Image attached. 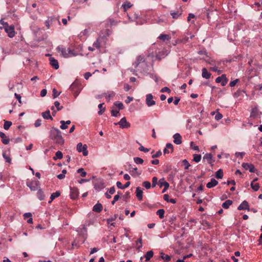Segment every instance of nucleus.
Masks as SVG:
<instances>
[{
	"mask_svg": "<svg viewBox=\"0 0 262 262\" xmlns=\"http://www.w3.org/2000/svg\"><path fill=\"white\" fill-rule=\"evenodd\" d=\"M50 138L56 144L63 145L64 142L61 132L59 129L54 127L51 128L50 131Z\"/></svg>",
	"mask_w": 262,
	"mask_h": 262,
	"instance_id": "1",
	"label": "nucleus"
},
{
	"mask_svg": "<svg viewBox=\"0 0 262 262\" xmlns=\"http://www.w3.org/2000/svg\"><path fill=\"white\" fill-rule=\"evenodd\" d=\"M57 50L59 52L61 53V55L64 58H68L71 56H75L77 54L74 53L73 50L68 49L67 50L62 46H58Z\"/></svg>",
	"mask_w": 262,
	"mask_h": 262,
	"instance_id": "2",
	"label": "nucleus"
},
{
	"mask_svg": "<svg viewBox=\"0 0 262 262\" xmlns=\"http://www.w3.org/2000/svg\"><path fill=\"white\" fill-rule=\"evenodd\" d=\"M76 148L79 152H82L84 156H86L88 155L87 145L86 144L82 145V144L80 142L77 144Z\"/></svg>",
	"mask_w": 262,
	"mask_h": 262,
	"instance_id": "3",
	"label": "nucleus"
},
{
	"mask_svg": "<svg viewBox=\"0 0 262 262\" xmlns=\"http://www.w3.org/2000/svg\"><path fill=\"white\" fill-rule=\"evenodd\" d=\"M115 125H119L122 128H127L130 127V124L127 121L125 117L122 118L119 122L115 123Z\"/></svg>",
	"mask_w": 262,
	"mask_h": 262,
	"instance_id": "4",
	"label": "nucleus"
},
{
	"mask_svg": "<svg viewBox=\"0 0 262 262\" xmlns=\"http://www.w3.org/2000/svg\"><path fill=\"white\" fill-rule=\"evenodd\" d=\"M105 187L104 182L100 179L96 180L94 184V187L97 191H100Z\"/></svg>",
	"mask_w": 262,
	"mask_h": 262,
	"instance_id": "5",
	"label": "nucleus"
},
{
	"mask_svg": "<svg viewBox=\"0 0 262 262\" xmlns=\"http://www.w3.org/2000/svg\"><path fill=\"white\" fill-rule=\"evenodd\" d=\"M39 182L38 181H32L27 183V186L30 188L31 191H36L39 188Z\"/></svg>",
	"mask_w": 262,
	"mask_h": 262,
	"instance_id": "6",
	"label": "nucleus"
},
{
	"mask_svg": "<svg viewBox=\"0 0 262 262\" xmlns=\"http://www.w3.org/2000/svg\"><path fill=\"white\" fill-rule=\"evenodd\" d=\"M6 32L8 34V36L12 38L15 36V32L14 31V27L13 26H9L8 25L6 26V28L5 29Z\"/></svg>",
	"mask_w": 262,
	"mask_h": 262,
	"instance_id": "7",
	"label": "nucleus"
},
{
	"mask_svg": "<svg viewBox=\"0 0 262 262\" xmlns=\"http://www.w3.org/2000/svg\"><path fill=\"white\" fill-rule=\"evenodd\" d=\"M216 83H221L222 86L226 85L228 82V79L225 74H223L221 76L217 77L215 79Z\"/></svg>",
	"mask_w": 262,
	"mask_h": 262,
	"instance_id": "8",
	"label": "nucleus"
},
{
	"mask_svg": "<svg viewBox=\"0 0 262 262\" xmlns=\"http://www.w3.org/2000/svg\"><path fill=\"white\" fill-rule=\"evenodd\" d=\"M153 96L151 94H148L146 96V104L148 106H151L156 104L155 101L152 100Z\"/></svg>",
	"mask_w": 262,
	"mask_h": 262,
	"instance_id": "9",
	"label": "nucleus"
},
{
	"mask_svg": "<svg viewBox=\"0 0 262 262\" xmlns=\"http://www.w3.org/2000/svg\"><path fill=\"white\" fill-rule=\"evenodd\" d=\"M79 195V191L77 188L73 187L70 189V198L71 199L76 200Z\"/></svg>",
	"mask_w": 262,
	"mask_h": 262,
	"instance_id": "10",
	"label": "nucleus"
},
{
	"mask_svg": "<svg viewBox=\"0 0 262 262\" xmlns=\"http://www.w3.org/2000/svg\"><path fill=\"white\" fill-rule=\"evenodd\" d=\"M242 167L246 170H249L251 172H254L256 170L254 165L252 164L247 163H243L242 164Z\"/></svg>",
	"mask_w": 262,
	"mask_h": 262,
	"instance_id": "11",
	"label": "nucleus"
},
{
	"mask_svg": "<svg viewBox=\"0 0 262 262\" xmlns=\"http://www.w3.org/2000/svg\"><path fill=\"white\" fill-rule=\"evenodd\" d=\"M70 90L75 93H79L80 91V86L78 82H73L70 87Z\"/></svg>",
	"mask_w": 262,
	"mask_h": 262,
	"instance_id": "12",
	"label": "nucleus"
},
{
	"mask_svg": "<svg viewBox=\"0 0 262 262\" xmlns=\"http://www.w3.org/2000/svg\"><path fill=\"white\" fill-rule=\"evenodd\" d=\"M207 160V162L211 165V166H213V163L214 162V160L213 159V157L211 154H206L203 157V160Z\"/></svg>",
	"mask_w": 262,
	"mask_h": 262,
	"instance_id": "13",
	"label": "nucleus"
},
{
	"mask_svg": "<svg viewBox=\"0 0 262 262\" xmlns=\"http://www.w3.org/2000/svg\"><path fill=\"white\" fill-rule=\"evenodd\" d=\"M239 210H249V205L247 201H244L237 207Z\"/></svg>",
	"mask_w": 262,
	"mask_h": 262,
	"instance_id": "14",
	"label": "nucleus"
},
{
	"mask_svg": "<svg viewBox=\"0 0 262 262\" xmlns=\"http://www.w3.org/2000/svg\"><path fill=\"white\" fill-rule=\"evenodd\" d=\"M173 142L177 145L181 144L182 142V137L179 133H176L173 136Z\"/></svg>",
	"mask_w": 262,
	"mask_h": 262,
	"instance_id": "15",
	"label": "nucleus"
},
{
	"mask_svg": "<svg viewBox=\"0 0 262 262\" xmlns=\"http://www.w3.org/2000/svg\"><path fill=\"white\" fill-rule=\"evenodd\" d=\"M144 62L145 59L143 56L141 55L137 56L136 61H135V63L134 64L135 66V68H137L140 63H143Z\"/></svg>",
	"mask_w": 262,
	"mask_h": 262,
	"instance_id": "16",
	"label": "nucleus"
},
{
	"mask_svg": "<svg viewBox=\"0 0 262 262\" xmlns=\"http://www.w3.org/2000/svg\"><path fill=\"white\" fill-rule=\"evenodd\" d=\"M50 63L55 69L57 70L59 68V64L57 60L55 59L53 57H50L49 58Z\"/></svg>",
	"mask_w": 262,
	"mask_h": 262,
	"instance_id": "17",
	"label": "nucleus"
},
{
	"mask_svg": "<svg viewBox=\"0 0 262 262\" xmlns=\"http://www.w3.org/2000/svg\"><path fill=\"white\" fill-rule=\"evenodd\" d=\"M54 21H58V23L60 24V21H59V20L57 19V18H56L55 17H49L48 19L46 21V23H45L46 26L48 29H49L50 28V25H51L52 24V23Z\"/></svg>",
	"mask_w": 262,
	"mask_h": 262,
	"instance_id": "18",
	"label": "nucleus"
},
{
	"mask_svg": "<svg viewBox=\"0 0 262 262\" xmlns=\"http://www.w3.org/2000/svg\"><path fill=\"white\" fill-rule=\"evenodd\" d=\"M136 195L139 201H141L143 198V191L141 187H137L136 190Z\"/></svg>",
	"mask_w": 262,
	"mask_h": 262,
	"instance_id": "19",
	"label": "nucleus"
},
{
	"mask_svg": "<svg viewBox=\"0 0 262 262\" xmlns=\"http://www.w3.org/2000/svg\"><path fill=\"white\" fill-rule=\"evenodd\" d=\"M0 137L2 139V142L3 144L7 145L9 143L10 140L8 138L5 133L0 131Z\"/></svg>",
	"mask_w": 262,
	"mask_h": 262,
	"instance_id": "20",
	"label": "nucleus"
},
{
	"mask_svg": "<svg viewBox=\"0 0 262 262\" xmlns=\"http://www.w3.org/2000/svg\"><path fill=\"white\" fill-rule=\"evenodd\" d=\"M138 169L137 167L135 168H129V172L130 173V174L133 177H135L136 176H140L141 174V171L138 172L137 171Z\"/></svg>",
	"mask_w": 262,
	"mask_h": 262,
	"instance_id": "21",
	"label": "nucleus"
},
{
	"mask_svg": "<svg viewBox=\"0 0 262 262\" xmlns=\"http://www.w3.org/2000/svg\"><path fill=\"white\" fill-rule=\"evenodd\" d=\"M218 184V182L214 178H212L209 182H208L206 186L208 188H212Z\"/></svg>",
	"mask_w": 262,
	"mask_h": 262,
	"instance_id": "22",
	"label": "nucleus"
},
{
	"mask_svg": "<svg viewBox=\"0 0 262 262\" xmlns=\"http://www.w3.org/2000/svg\"><path fill=\"white\" fill-rule=\"evenodd\" d=\"M103 207L101 204L98 203L96 205H95L93 208V211L99 213L102 210Z\"/></svg>",
	"mask_w": 262,
	"mask_h": 262,
	"instance_id": "23",
	"label": "nucleus"
},
{
	"mask_svg": "<svg viewBox=\"0 0 262 262\" xmlns=\"http://www.w3.org/2000/svg\"><path fill=\"white\" fill-rule=\"evenodd\" d=\"M42 117L45 119H50L53 120L52 117L50 115V111L49 110H47L44 112H42L41 114Z\"/></svg>",
	"mask_w": 262,
	"mask_h": 262,
	"instance_id": "24",
	"label": "nucleus"
},
{
	"mask_svg": "<svg viewBox=\"0 0 262 262\" xmlns=\"http://www.w3.org/2000/svg\"><path fill=\"white\" fill-rule=\"evenodd\" d=\"M202 76L203 78L208 79L210 78L211 74L207 71L206 68H203L202 69Z\"/></svg>",
	"mask_w": 262,
	"mask_h": 262,
	"instance_id": "25",
	"label": "nucleus"
},
{
	"mask_svg": "<svg viewBox=\"0 0 262 262\" xmlns=\"http://www.w3.org/2000/svg\"><path fill=\"white\" fill-rule=\"evenodd\" d=\"M159 185L160 188L164 186V187H169V185L168 182L164 181V179L162 178L159 180Z\"/></svg>",
	"mask_w": 262,
	"mask_h": 262,
	"instance_id": "26",
	"label": "nucleus"
},
{
	"mask_svg": "<svg viewBox=\"0 0 262 262\" xmlns=\"http://www.w3.org/2000/svg\"><path fill=\"white\" fill-rule=\"evenodd\" d=\"M160 257H161V258H162L163 260H164L166 262H168L171 259V256H170L168 255H166L163 252H161L160 253Z\"/></svg>",
	"mask_w": 262,
	"mask_h": 262,
	"instance_id": "27",
	"label": "nucleus"
},
{
	"mask_svg": "<svg viewBox=\"0 0 262 262\" xmlns=\"http://www.w3.org/2000/svg\"><path fill=\"white\" fill-rule=\"evenodd\" d=\"M158 38L162 40L163 41H165L170 40V37L169 35L162 34L158 37Z\"/></svg>",
	"mask_w": 262,
	"mask_h": 262,
	"instance_id": "28",
	"label": "nucleus"
},
{
	"mask_svg": "<svg viewBox=\"0 0 262 262\" xmlns=\"http://www.w3.org/2000/svg\"><path fill=\"white\" fill-rule=\"evenodd\" d=\"M232 203H233L232 201L228 200L222 204V207L224 209H228V208H229V206L231 205H232Z\"/></svg>",
	"mask_w": 262,
	"mask_h": 262,
	"instance_id": "29",
	"label": "nucleus"
},
{
	"mask_svg": "<svg viewBox=\"0 0 262 262\" xmlns=\"http://www.w3.org/2000/svg\"><path fill=\"white\" fill-rule=\"evenodd\" d=\"M37 198L40 201L44 200L45 195L43 194V192L42 191V189H38V191L37 193Z\"/></svg>",
	"mask_w": 262,
	"mask_h": 262,
	"instance_id": "30",
	"label": "nucleus"
},
{
	"mask_svg": "<svg viewBox=\"0 0 262 262\" xmlns=\"http://www.w3.org/2000/svg\"><path fill=\"white\" fill-rule=\"evenodd\" d=\"M63 157V155L61 151H57L55 154V156L53 157V160L56 161L57 159H61Z\"/></svg>",
	"mask_w": 262,
	"mask_h": 262,
	"instance_id": "31",
	"label": "nucleus"
},
{
	"mask_svg": "<svg viewBox=\"0 0 262 262\" xmlns=\"http://www.w3.org/2000/svg\"><path fill=\"white\" fill-rule=\"evenodd\" d=\"M60 195V192L59 191H56L51 194L50 199L51 201L49 202L50 203L53 200H54L56 198L58 197Z\"/></svg>",
	"mask_w": 262,
	"mask_h": 262,
	"instance_id": "32",
	"label": "nucleus"
},
{
	"mask_svg": "<svg viewBox=\"0 0 262 262\" xmlns=\"http://www.w3.org/2000/svg\"><path fill=\"white\" fill-rule=\"evenodd\" d=\"M154 255V252L150 250L146 252L144 257L146 258V261L149 260Z\"/></svg>",
	"mask_w": 262,
	"mask_h": 262,
	"instance_id": "33",
	"label": "nucleus"
},
{
	"mask_svg": "<svg viewBox=\"0 0 262 262\" xmlns=\"http://www.w3.org/2000/svg\"><path fill=\"white\" fill-rule=\"evenodd\" d=\"M156 213L161 219H162L164 217L165 210L163 209H159Z\"/></svg>",
	"mask_w": 262,
	"mask_h": 262,
	"instance_id": "34",
	"label": "nucleus"
},
{
	"mask_svg": "<svg viewBox=\"0 0 262 262\" xmlns=\"http://www.w3.org/2000/svg\"><path fill=\"white\" fill-rule=\"evenodd\" d=\"M250 186L252 189L255 191H258L260 187L258 183H254L253 182L251 183Z\"/></svg>",
	"mask_w": 262,
	"mask_h": 262,
	"instance_id": "35",
	"label": "nucleus"
},
{
	"mask_svg": "<svg viewBox=\"0 0 262 262\" xmlns=\"http://www.w3.org/2000/svg\"><path fill=\"white\" fill-rule=\"evenodd\" d=\"M223 177V171L222 169H220L219 170H217L215 173V177L219 179H222Z\"/></svg>",
	"mask_w": 262,
	"mask_h": 262,
	"instance_id": "36",
	"label": "nucleus"
},
{
	"mask_svg": "<svg viewBox=\"0 0 262 262\" xmlns=\"http://www.w3.org/2000/svg\"><path fill=\"white\" fill-rule=\"evenodd\" d=\"M133 5L129 2H126L122 5L124 10H126L127 9L130 8Z\"/></svg>",
	"mask_w": 262,
	"mask_h": 262,
	"instance_id": "37",
	"label": "nucleus"
},
{
	"mask_svg": "<svg viewBox=\"0 0 262 262\" xmlns=\"http://www.w3.org/2000/svg\"><path fill=\"white\" fill-rule=\"evenodd\" d=\"M193 161L196 163L199 162L201 161V158H202L201 155H198V154H194L193 155Z\"/></svg>",
	"mask_w": 262,
	"mask_h": 262,
	"instance_id": "38",
	"label": "nucleus"
},
{
	"mask_svg": "<svg viewBox=\"0 0 262 262\" xmlns=\"http://www.w3.org/2000/svg\"><path fill=\"white\" fill-rule=\"evenodd\" d=\"M12 122L9 121H5L4 124V128L6 130L9 129L10 127L12 125Z\"/></svg>",
	"mask_w": 262,
	"mask_h": 262,
	"instance_id": "39",
	"label": "nucleus"
},
{
	"mask_svg": "<svg viewBox=\"0 0 262 262\" xmlns=\"http://www.w3.org/2000/svg\"><path fill=\"white\" fill-rule=\"evenodd\" d=\"M100 37L98 38L96 41L93 43V46L98 49H99L101 48V41H100Z\"/></svg>",
	"mask_w": 262,
	"mask_h": 262,
	"instance_id": "40",
	"label": "nucleus"
},
{
	"mask_svg": "<svg viewBox=\"0 0 262 262\" xmlns=\"http://www.w3.org/2000/svg\"><path fill=\"white\" fill-rule=\"evenodd\" d=\"M137 143L140 145L139 148V150L141 151H143L144 152H147L149 151V148H147L143 146L139 142L137 141Z\"/></svg>",
	"mask_w": 262,
	"mask_h": 262,
	"instance_id": "41",
	"label": "nucleus"
},
{
	"mask_svg": "<svg viewBox=\"0 0 262 262\" xmlns=\"http://www.w3.org/2000/svg\"><path fill=\"white\" fill-rule=\"evenodd\" d=\"M134 161L137 164H142L144 161L142 159L139 157H135L134 158Z\"/></svg>",
	"mask_w": 262,
	"mask_h": 262,
	"instance_id": "42",
	"label": "nucleus"
},
{
	"mask_svg": "<svg viewBox=\"0 0 262 262\" xmlns=\"http://www.w3.org/2000/svg\"><path fill=\"white\" fill-rule=\"evenodd\" d=\"M103 104L104 103H100L98 105V107L100 109V111L98 112V114L99 115H101L105 111V107H103Z\"/></svg>",
	"mask_w": 262,
	"mask_h": 262,
	"instance_id": "43",
	"label": "nucleus"
},
{
	"mask_svg": "<svg viewBox=\"0 0 262 262\" xmlns=\"http://www.w3.org/2000/svg\"><path fill=\"white\" fill-rule=\"evenodd\" d=\"M3 157L5 159L6 161L9 163H11V159L10 157L7 155L6 154V152H3Z\"/></svg>",
	"mask_w": 262,
	"mask_h": 262,
	"instance_id": "44",
	"label": "nucleus"
},
{
	"mask_svg": "<svg viewBox=\"0 0 262 262\" xmlns=\"http://www.w3.org/2000/svg\"><path fill=\"white\" fill-rule=\"evenodd\" d=\"M77 172L80 173V176L82 177H84L86 175V172L84 170V169L83 168H79L77 170Z\"/></svg>",
	"mask_w": 262,
	"mask_h": 262,
	"instance_id": "45",
	"label": "nucleus"
},
{
	"mask_svg": "<svg viewBox=\"0 0 262 262\" xmlns=\"http://www.w3.org/2000/svg\"><path fill=\"white\" fill-rule=\"evenodd\" d=\"M182 162L183 165L185 166L184 169L186 170L188 169L189 167L190 166V164L186 159L183 160Z\"/></svg>",
	"mask_w": 262,
	"mask_h": 262,
	"instance_id": "46",
	"label": "nucleus"
},
{
	"mask_svg": "<svg viewBox=\"0 0 262 262\" xmlns=\"http://www.w3.org/2000/svg\"><path fill=\"white\" fill-rule=\"evenodd\" d=\"M143 186L147 189L150 188L151 185L149 181H144L142 183Z\"/></svg>",
	"mask_w": 262,
	"mask_h": 262,
	"instance_id": "47",
	"label": "nucleus"
},
{
	"mask_svg": "<svg viewBox=\"0 0 262 262\" xmlns=\"http://www.w3.org/2000/svg\"><path fill=\"white\" fill-rule=\"evenodd\" d=\"M114 105L118 108V111L124 108L123 104L122 102H115Z\"/></svg>",
	"mask_w": 262,
	"mask_h": 262,
	"instance_id": "48",
	"label": "nucleus"
},
{
	"mask_svg": "<svg viewBox=\"0 0 262 262\" xmlns=\"http://www.w3.org/2000/svg\"><path fill=\"white\" fill-rule=\"evenodd\" d=\"M8 23L6 22H5L3 19L0 20V29H4L6 28V26L8 25Z\"/></svg>",
	"mask_w": 262,
	"mask_h": 262,
	"instance_id": "49",
	"label": "nucleus"
},
{
	"mask_svg": "<svg viewBox=\"0 0 262 262\" xmlns=\"http://www.w3.org/2000/svg\"><path fill=\"white\" fill-rule=\"evenodd\" d=\"M201 224L206 228H210V225L209 223L206 220H202L201 222Z\"/></svg>",
	"mask_w": 262,
	"mask_h": 262,
	"instance_id": "50",
	"label": "nucleus"
},
{
	"mask_svg": "<svg viewBox=\"0 0 262 262\" xmlns=\"http://www.w3.org/2000/svg\"><path fill=\"white\" fill-rule=\"evenodd\" d=\"M60 123L61 124L60 127L61 129H66L68 128V125L66 124L64 121L61 120Z\"/></svg>",
	"mask_w": 262,
	"mask_h": 262,
	"instance_id": "51",
	"label": "nucleus"
},
{
	"mask_svg": "<svg viewBox=\"0 0 262 262\" xmlns=\"http://www.w3.org/2000/svg\"><path fill=\"white\" fill-rule=\"evenodd\" d=\"M120 114L119 111L112 109L111 111V115L114 117H117Z\"/></svg>",
	"mask_w": 262,
	"mask_h": 262,
	"instance_id": "52",
	"label": "nucleus"
},
{
	"mask_svg": "<svg viewBox=\"0 0 262 262\" xmlns=\"http://www.w3.org/2000/svg\"><path fill=\"white\" fill-rule=\"evenodd\" d=\"M124 201L125 202H127L128 201V199L130 198V193L129 192H126L125 193V194L124 195H123L122 196Z\"/></svg>",
	"mask_w": 262,
	"mask_h": 262,
	"instance_id": "53",
	"label": "nucleus"
},
{
	"mask_svg": "<svg viewBox=\"0 0 262 262\" xmlns=\"http://www.w3.org/2000/svg\"><path fill=\"white\" fill-rule=\"evenodd\" d=\"M170 14L172 16V18H178L181 15V13H179L178 12H171Z\"/></svg>",
	"mask_w": 262,
	"mask_h": 262,
	"instance_id": "54",
	"label": "nucleus"
},
{
	"mask_svg": "<svg viewBox=\"0 0 262 262\" xmlns=\"http://www.w3.org/2000/svg\"><path fill=\"white\" fill-rule=\"evenodd\" d=\"M54 105L56 107L57 111H60L62 108V106L60 105V103L58 101H55L54 102Z\"/></svg>",
	"mask_w": 262,
	"mask_h": 262,
	"instance_id": "55",
	"label": "nucleus"
},
{
	"mask_svg": "<svg viewBox=\"0 0 262 262\" xmlns=\"http://www.w3.org/2000/svg\"><path fill=\"white\" fill-rule=\"evenodd\" d=\"M52 92H53L52 95H53V98H56L60 94V92H58L55 89H53Z\"/></svg>",
	"mask_w": 262,
	"mask_h": 262,
	"instance_id": "56",
	"label": "nucleus"
},
{
	"mask_svg": "<svg viewBox=\"0 0 262 262\" xmlns=\"http://www.w3.org/2000/svg\"><path fill=\"white\" fill-rule=\"evenodd\" d=\"M158 178L156 177H154L152 179V187H155L157 184Z\"/></svg>",
	"mask_w": 262,
	"mask_h": 262,
	"instance_id": "57",
	"label": "nucleus"
},
{
	"mask_svg": "<svg viewBox=\"0 0 262 262\" xmlns=\"http://www.w3.org/2000/svg\"><path fill=\"white\" fill-rule=\"evenodd\" d=\"M160 92L161 93H164V92H166V93H170L171 91L168 88V87H164L161 90H160Z\"/></svg>",
	"mask_w": 262,
	"mask_h": 262,
	"instance_id": "58",
	"label": "nucleus"
},
{
	"mask_svg": "<svg viewBox=\"0 0 262 262\" xmlns=\"http://www.w3.org/2000/svg\"><path fill=\"white\" fill-rule=\"evenodd\" d=\"M190 146L191 147L194 149V150H196L198 151H199V146H197V145H195L194 144H193V142H191V143H190Z\"/></svg>",
	"mask_w": 262,
	"mask_h": 262,
	"instance_id": "59",
	"label": "nucleus"
},
{
	"mask_svg": "<svg viewBox=\"0 0 262 262\" xmlns=\"http://www.w3.org/2000/svg\"><path fill=\"white\" fill-rule=\"evenodd\" d=\"M14 96L16 98V99H17V100L18 101L19 103L20 104H21L22 102H21V96L19 94H18L17 93H15L14 94Z\"/></svg>",
	"mask_w": 262,
	"mask_h": 262,
	"instance_id": "60",
	"label": "nucleus"
},
{
	"mask_svg": "<svg viewBox=\"0 0 262 262\" xmlns=\"http://www.w3.org/2000/svg\"><path fill=\"white\" fill-rule=\"evenodd\" d=\"M162 155V152L161 150L158 151L155 154L152 155V158H156L160 157Z\"/></svg>",
	"mask_w": 262,
	"mask_h": 262,
	"instance_id": "61",
	"label": "nucleus"
},
{
	"mask_svg": "<svg viewBox=\"0 0 262 262\" xmlns=\"http://www.w3.org/2000/svg\"><path fill=\"white\" fill-rule=\"evenodd\" d=\"M210 70H212L213 72H217L219 74H220L221 73V71L217 69V67L216 66H214L212 68H210Z\"/></svg>",
	"mask_w": 262,
	"mask_h": 262,
	"instance_id": "62",
	"label": "nucleus"
},
{
	"mask_svg": "<svg viewBox=\"0 0 262 262\" xmlns=\"http://www.w3.org/2000/svg\"><path fill=\"white\" fill-rule=\"evenodd\" d=\"M222 117H223V115L219 112H217L215 116V119L216 120H219L221 119L222 118Z\"/></svg>",
	"mask_w": 262,
	"mask_h": 262,
	"instance_id": "63",
	"label": "nucleus"
},
{
	"mask_svg": "<svg viewBox=\"0 0 262 262\" xmlns=\"http://www.w3.org/2000/svg\"><path fill=\"white\" fill-rule=\"evenodd\" d=\"M238 79H236L235 80L232 81L230 82L229 85L231 87H233L235 85L237 82L238 81Z\"/></svg>",
	"mask_w": 262,
	"mask_h": 262,
	"instance_id": "64",
	"label": "nucleus"
}]
</instances>
